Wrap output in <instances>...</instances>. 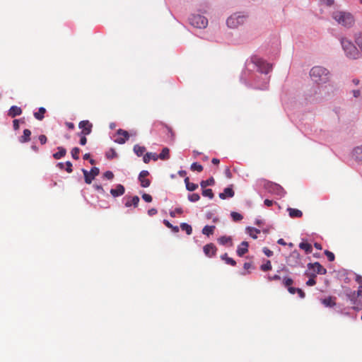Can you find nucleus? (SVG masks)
<instances>
[{
  "label": "nucleus",
  "instance_id": "obj_1",
  "mask_svg": "<svg viewBox=\"0 0 362 362\" xmlns=\"http://www.w3.org/2000/svg\"><path fill=\"white\" fill-rule=\"evenodd\" d=\"M272 65L267 63L265 60L257 56L252 57L245 62V68L243 70L240 81L246 86H251L254 85L256 88L265 90L267 88L269 78L265 77L262 79V83H259L260 75H264L272 70Z\"/></svg>",
  "mask_w": 362,
  "mask_h": 362
},
{
  "label": "nucleus",
  "instance_id": "obj_2",
  "mask_svg": "<svg viewBox=\"0 0 362 362\" xmlns=\"http://www.w3.org/2000/svg\"><path fill=\"white\" fill-rule=\"evenodd\" d=\"M310 76L314 83L322 84L329 81L330 73L323 66H315L310 69Z\"/></svg>",
  "mask_w": 362,
  "mask_h": 362
},
{
  "label": "nucleus",
  "instance_id": "obj_3",
  "mask_svg": "<svg viewBox=\"0 0 362 362\" xmlns=\"http://www.w3.org/2000/svg\"><path fill=\"white\" fill-rule=\"evenodd\" d=\"M259 185L262 186L268 192L283 197L286 195V190L279 184L265 179L257 180Z\"/></svg>",
  "mask_w": 362,
  "mask_h": 362
},
{
  "label": "nucleus",
  "instance_id": "obj_4",
  "mask_svg": "<svg viewBox=\"0 0 362 362\" xmlns=\"http://www.w3.org/2000/svg\"><path fill=\"white\" fill-rule=\"evenodd\" d=\"M332 18L340 25L346 27L351 28L354 25L355 19L354 16L349 13L341 11H337L333 12Z\"/></svg>",
  "mask_w": 362,
  "mask_h": 362
},
{
  "label": "nucleus",
  "instance_id": "obj_5",
  "mask_svg": "<svg viewBox=\"0 0 362 362\" xmlns=\"http://www.w3.org/2000/svg\"><path fill=\"white\" fill-rule=\"evenodd\" d=\"M341 45L347 57L355 59L360 57V52L357 47L350 40L342 38L341 40Z\"/></svg>",
  "mask_w": 362,
  "mask_h": 362
},
{
  "label": "nucleus",
  "instance_id": "obj_6",
  "mask_svg": "<svg viewBox=\"0 0 362 362\" xmlns=\"http://www.w3.org/2000/svg\"><path fill=\"white\" fill-rule=\"evenodd\" d=\"M322 88L313 86L305 94V100L310 103H318L322 101Z\"/></svg>",
  "mask_w": 362,
  "mask_h": 362
},
{
  "label": "nucleus",
  "instance_id": "obj_7",
  "mask_svg": "<svg viewBox=\"0 0 362 362\" xmlns=\"http://www.w3.org/2000/svg\"><path fill=\"white\" fill-rule=\"evenodd\" d=\"M246 20V16L235 13L228 18L226 24L230 28H236L243 25Z\"/></svg>",
  "mask_w": 362,
  "mask_h": 362
},
{
  "label": "nucleus",
  "instance_id": "obj_8",
  "mask_svg": "<svg viewBox=\"0 0 362 362\" xmlns=\"http://www.w3.org/2000/svg\"><path fill=\"white\" fill-rule=\"evenodd\" d=\"M293 280L291 278L287 276L283 278L282 284L287 288L288 291L291 294H295L297 293L300 298H304L305 296V292L301 288L293 287Z\"/></svg>",
  "mask_w": 362,
  "mask_h": 362
},
{
  "label": "nucleus",
  "instance_id": "obj_9",
  "mask_svg": "<svg viewBox=\"0 0 362 362\" xmlns=\"http://www.w3.org/2000/svg\"><path fill=\"white\" fill-rule=\"evenodd\" d=\"M189 23L197 28H205L208 25V20L200 14H192L189 17Z\"/></svg>",
  "mask_w": 362,
  "mask_h": 362
},
{
  "label": "nucleus",
  "instance_id": "obj_10",
  "mask_svg": "<svg viewBox=\"0 0 362 362\" xmlns=\"http://www.w3.org/2000/svg\"><path fill=\"white\" fill-rule=\"evenodd\" d=\"M287 264L291 267L300 265V255L296 250H293L286 259ZM301 267H303L301 264Z\"/></svg>",
  "mask_w": 362,
  "mask_h": 362
},
{
  "label": "nucleus",
  "instance_id": "obj_11",
  "mask_svg": "<svg viewBox=\"0 0 362 362\" xmlns=\"http://www.w3.org/2000/svg\"><path fill=\"white\" fill-rule=\"evenodd\" d=\"M148 175L149 172L148 170H144L140 172L138 176V180L140 182L141 187L146 188L150 186L151 180L146 178Z\"/></svg>",
  "mask_w": 362,
  "mask_h": 362
},
{
  "label": "nucleus",
  "instance_id": "obj_12",
  "mask_svg": "<svg viewBox=\"0 0 362 362\" xmlns=\"http://www.w3.org/2000/svg\"><path fill=\"white\" fill-rule=\"evenodd\" d=\"M122 201L124 202V206L126 207H130L133 206L134 208L137 207L140 199L138 196L135 195L133 197L125 196Z\"/></svg>",
  "mask_w": 362,
  "mask_h": 362
},
{
  "label": "nucleus",
  "instance_id": "obj_13",
  "mask_svg": "<svg viewBox=\"0 0 362 362\" xmlns=\"http://www.w3.org/2000/svg\"><path fill=\"white\" fill-rule=\"evenodd\" d=\"M203 251L206 257H212L216 255L217 247L214 243H209L204 246Z\"/></svg>",
  "mask_w": 362,
  "mask_h": 362
},
{
  "label": "nucleus",
  "instance_id": "obj_14",
  "mask_svg": "<svg viewBox=\"0 0 362 362\" xmlns=\"http://www.w3.org/2000/svg\"><path fill=\"white\" fill-rule=\"evenodd\" d=\"M78 127L86 135H89L92 132L93 124L88 120H82L79 122Z\"/></svg>",
  "mask_w": 362,
  "mask_h": 362
},
{
  "label": "nucleus",
  "instance_id": "obj_15",
  "mask_svg": "<svg viewBox=\"0 0 362 362\" xmlns=\"http://www.w3.org/2000/svg\"><path fill=\"white\" fill-rule=\"evenodd\" d=\"M117 134L118 135H122L124 137L122 138H117L115 140V143H117L119 144H124L129 139V134L127 131L124 130V129H119L117 130Z\"/></svg>",
  "mask_w": 362,
  "mask_h": 362
},
{
  "label": "nucleus",
  "instance_id": "obj_16",
  "mask_svg": "<svg viewBox=\"0 0 362 362\" xmlns=\"http://www.w3.org/2000/svg\"><path fill=\"white\" fill-rule=\"evenodd\" d=\"M235 195V192L233 189V185H230L223 189V192L219 193L218 196L221 199H226V198H232Z\"/></svg>",
  "mask_w": 362,
  "mask_h": 362
},
{
  "label": "nucleus",
  "instance_id": "obj_17",
  "mask_svg": "<svg viewBox=\"0 0 362 362\" xmlns=\"http://www.w3.org/2000/svg\"><path fill=\"white\" fill-rule=\"evenodd\" d=\"M110 192L113 197H118L124 194L125 188L122 185L117 184L116 185L115 188H112L110 189Z\"/></svg>",
  "mask_w": 362,
  "mask_h": 362
},
{
  "label": "nucleus",
  "instance_id": "obj_18",
  "mask_svg": "<svg viewBox=\"0 0 362 362\" xmlns=\"http://www.w3.org/2000/svg\"><path fill=\"white\" fill-rule=\"evenodd\" d=\"M249 243L247 241H243L238 246L236 253L239 257H243L248 252Z\"/></svg>",
  "mask_w": 362,
  "mask_h": 362
},
{
  "label": "nucleus",
  "instance_id": "obj_19",
  "mask_svg": "<svg viewBox=\"0 0 362 362\" xmlns=\"http://www.w3.org/2000/svg\"><path fill=\"white\" fill-rule=\"evenodd\" d=\"M352 158L357 162H362V145L355 147L352 151Z\"/></svg>",
  "mask_w": 362,
  "mask_h": 362
},
{
  "label": "nucleus",
  "instance_id": "obj_20",
  "mask_svg": "<svg viewBox=\"0 0 362 362\" xmlns=\"http://www.w3.org/2000/svg\"><path fill=\"white\" fill-rule=\"evenodd\" d=\"M336 299L335 296H328L322 299L321 303L327 308H332L336 305Z\"/></svg>",
  "mask_w": 362,
  "mask_h": 362
},
{
  "label": "nucleus",
  "instance_id": "obj_21",
  "mask_svg": "<svg viewBox=\"0 0 362 362\" xmlns=\"http://www.w3.org/2000/svg\"><path fill=\"white\" fill-rule=\"evenodd\" d=\"M22 114V109L16 105H12L8 111V115L11 117H16Z\"/></svg>",
  "mask_w": 362,
  "mask_h": 362
},
{
  "label": "nucleus",
  "instance_id": "obj_22",
  "mask_svg": "<svg viewBox=\"0 0 362 362\" xmlns=\"http://www.w3.org/2000/svg\"><path fill=\"white\" fill-rule=\"evenodd\" d=\"M31 131L28 129L23 130V134L18 138V141L21 144L27 143L30 140Z\"/></svg>",
  "mask_w": 362,
  "mask_h": 362
},
{
  "label": "nucleus",
  "instance_id": "obj_23",
  "mask_svg": "<svg viewBox=\"0 0 362 362\" xmlns=\"http://www.w3.org/2000/svg\"><path fill=\"white\" fill-rule=\"evenodd\" d=\"M58 151L53 153L52 156L56 160H59L64 157L66 154V149L63 146L57 147Z\"/></svg>",
  "mask_w": 362,
  "mask_h": 362
},
{
  "label": "nucleus",
  "instance_id": "obj_24",
  "mask_svg": "<svg viewBox=\"0 0 362 362\" xmlns=\"http://www.w3.org/2000/svg\"><path fill=\"white\" fill-rule=\"evenodd\" d=\"M287 211L288 212L289 216L292 218H300L303 216L302 211L297 209L288 207Z\"/></svg>",
  "mask_w": 362,
  "mask_h": 362
},
{
  "label": "nucleus",
  "instance_id": "obj_25",
  "mask_svg": "<svg viewBox=\"0 0 362 362\" xmlns=\"http://www.w3.org/2000/svg\"><path fill=\"white\" fill-rule=\"evenodd\" d=\"M218 243L221 245L232 246V238L230 236L223 235L218 238Z\"/></svg>",
  "mask_w": 362,
  "mask_h": 362
},
{
  "label": "nucleus",
  "instance_id": "obj_26",
  "mask_svg": "<svg viewBox=\"0 0 362 362\" xmlns=\"http://www.w3.org/2000/svg\"><path fill=\"white\" fill-rule=\"evenodd\" d=\"M157 160L158 159V154L156 153L148 152L143 156V161L145 163H148L150 160Z\"/></svg>",
  "mask_w": 362,
  "mask_h": 362
},
{
  "label": "nucleus",
  "instance_id": "obj_27",
  "mask_svg": "<svg viewBox=\"0 0 362 362\" xmlns=\"http://www.w3.org/2000/svg\"><path fill=\"white\" fill-rule=\"evenodd\" d=\"M146 151V148L145 146L139 144H135L133 147V151L138 157L144 156Z\"/></svg>",
  "mask_w": 362,
  "mask_h": 362
},
{
  "label": "nucleus",
  "instance_id": "obj_28",
  "mask_svg": "<svg viewBox=\"0 0 362 362\" xmlns=\"http://www.w3.org/2000/svg\"><path fill=\"white\" fill-rule=\"evenodd\" d=\"M184 181L185 183L186 189L189 192H194L198 188V185L190 182L188 177H186Z\"/></svg>",
  "mask_w": 362,
  "mask_h": 362
},
{
  "label": "nucleus",
  "instance_id": "obj_29",
  "mask_svg": "<svg viewBox=\"0 0 362 362\" xmlns=\"http://www.w3.org/2000/svg\"><path fill=\"white\" fill-rule=\"evenodd\" d=\"M81 171L83 174L85 182L88 185L90 184L92 181L95 179V177L92 176L90 172H88L85 168H82Z\"/></svg>",
  "mask_w": 362,
  "mask_h": 362
},
{
  "label": "nucleus",
  "instance_id": "obj_30",
  "mask_svg": "<svg viewBox=\"0 0 362 362\" xmlns=\"http://www.w3.org/2000/svg\"><path fill=\"white\" fill-rule=\"evenodd\" d=\"M299 247L301 250H305L306 254H310L313 251V247H312L311 244L308 242H304V241L301 242L299 244Z\"/></svg>",
  "mask_w": 362,
  "mask_h": 362
},
{
  "label": "nucleus",
  "instance_id": "obj_31",
  "mask_svg": "<svg viewBox=\"0 0 362 362\" xmlns=\"http://www.w3.org/2000/svg\"><path fill=\"white\" fill-rule=\"evenodd\" d=\"M46 112V109L43 107H39L37 112H35L33 113V115L35 118L37 120H42L45 117L44 115Z\"/></svg>",
  "mask_w": 362,
  "mask_h": 362
},
{
  "label": "nucleus",
  "instance_id": "obj_32",
  "mask_svg": "<svg viewBox=\"0 0 362 362\" xmlns=\"http://www.w3.org/2000/svg\"><path fill=\"white\" fill-rule=\"evenodd\" d=\"M221 259L226 262V264L235 267L236 265V262L231 257L228 256L227 253H224L221 255Z\"/></svg>",
  "mask_w": 362,
  "mask_h": 362
},
{
  "label": "nucleus",
  "instance_id": "obj_33",
  "mask_svg": "<svg viewBox=\"0 0 362 362\" xmlns=\"http://www.w3.org/2000/svg\"><path fill=\"white\" fill-rule=\"evenodd\" d=\"M158 158L165 160L170 158V150L168 147H165L162 149L160 154L158 155Z\"/></svg>",
  "mask_w": 362,
  "mask_h": 362
},
{
  "label": "nucleus",
  "instance_id": "obj_34",
  "mask_svg": "<svg viewBox=\"0 0 362 362\" xmlns=\"http://www.w3.org/2000/svg\"><path fill=\"white\" fill-rule=\"evenodd\" d=\"M215 228H216L215 226L206 225L202 228V233L206 236H210L211 235H212L214 233Z\"/></svg>",
  "mask_w": 362,
  "mask_h": 362
},
{
  "label": "nucleus",
  "instance_id": "obj_35",
  "mask_svg": "<svg viewBox=\"0 0 362 362\" xmlns=\"http://www.w3.org/2000/svg\"><path fill=\"white\" fill-rule=\"evenodd\" d=\"M215 185V180L213 177H209L206 180H202L200 182V186L202 188H206L208 186H214Z\"/></svg>",
  "mask_w": 362,
  "mask_h": 362
},
{
  "label": "nucleus",
  "instance_id": "obj_36",
  "mask_svg": "<svg viewBox=\"0 0 362 362\" xmlns=\"http://www.w3.org/2000/svg\"><path fill=\"white\" fill-rule=\"evenodd\" d=\"M304 274L306 275V276H310L309 279L306 281V285L307 286H315L316 284V281H315L316 274H314V273L309 274L306 271Z\"/></svg>",
  "mask_w": 362,
  "mask_h": 362
},
{
  "label": "nucleus",
  "instance_id": "obj_37",
  "mask_svg": "<svg viewBox=\"0 0 362 362\" xmlns=\"http://www.w3.org/2000/svg\"><path fill=\"white\" fill-rule=\"evenodd\" d=\"M202 194L203 197H208L212 199L214 197V194L211 189L202 188Z\"/></svg>",
  "mask_w": 362,
  "mask_h": 362
},
{
  "label": "nucleus",
  "instance_id": "obj_38",
  "mask_svg": "<svg viewBox=\"0 0 362 362\" xmlns=\"http://www.w3.org/2000/svg\"><path fill=\"white\" fill-rule=\"evenodd\" d=\"M315 272L318 274H326L327 269L324 268L318 262H315Z\"/></svg>",
  "mask_w": 362,
  "mask_h": 362
},
{
  "label": "nucleus",
  "instance_id": "obj_39",
  "mask_svg": "<svg viewBox=\"0 0 362 362\" xmlns=\"http://www.w3.org/2000/svg\"><path fill=\"white\" fill-rule=\"evenodd\" d=\"M163 224L168 228H170L173 233H178L179 232V227L177 226H173L172 223H170L168 220L164 219L163 221Z\"/></svg>",
  "mask_w": 362,
  "mask_h": 362
},
{
  "label": "nucleus",
  "instance_id": "obj_40",
  "mask_svg": "<svg viewBox=\"0 0 362 362\" xmlns=\"http://www.w3.org/2000/svg\"><path fill=\"white\" fill-rule=\"evenodd\" d=\"M180 228L185 231V233L187 234V235H191L192 233V226L187 223H182L180 224Z\"/></svg>",
  "mask_w": 362,
  "mask_h": 362
},
{
  "label": "nucleus",
  "instance_id": "obj_41",
  "mask_svg": "<svg viewBox=\"0 0 362 362\" xmlns=\"http://www.w3.org/2000/svg\"><path fill=\"white\" fill-rule=\"evenodd\" d=\"M105 156L107 159L110 160V159L117 158L118 155H117V152L115 151V150L114 148H111L110 149V151L105 153Z\"/></svg>",
  "mask_w": 362,
  "mask_h": 362
},
{
  "label": "nucleus",
  "instance_id": "obj_42",
  "mask_svg": "<svg viewBox=\"0 0 362 362\" xmlns=\"http://www.w3.org/2000/svg\"><path fill=\"white\" fill-rule=\"evenodd\" d=\"M230 216L235 222L240 221L243 218V216L240 213L235 211H232L230 213Z\"/></svg>",
  "mask_w": 362,
  "mask_h": 362
},
{
  "label": "nucleus",
  "instance_id": "obj_43",
  "mask_svg": "<svg viewBox=\"0 0 362 362\" xmlns=\"http://www.w3.org/2000/svg\"><path fill=\"white\" fill-rule=\"evenodd\" d=\"M348 300H349L353 305H356L358 303V298L356 294V291H353L351 294H349L346 296Z\"/></svg>",
  "mask_w": 362,
  "mask_h": 362
},
{
  "label": "nucleus",
  "instance_id": "obj_44",
  "mask_svg": "<svg viewBox=\"0 0 362 362\" xmlns=\"http://www.w3.org/2000/svg\"><path fill=\"white\" fill-rule=\"evenodd\" d=\"M355 42L357 44V45L360 47L362 52V32H360L355 35Z\"/></svg>",
  "mask_w": 362,
  "mask_h": 362
},
{
  "label": "nucleus",
  "instance_id": "obj_45",
  "mask_svg": "<svg viewBox=\"0 0 362 362\" xmlns=\"http://www.w3.org/2000/svg\"><path fill=\"white\" fill-rule=\"evenodd\" d=\"M190 169L192 171L202 172L203 170V166L199 163L194 162L191 165Z\"/></svg>",
  "mask_w": 362,
  "mask_h": 362
},
{
  "label": "nucleus",
  "instance_id": "obj_46",
  "mask_svg": "<svg viewBox=\"0 0 362 362\" xmlns=\"http://www.w3.org/2000/svg\"><path fill=\"white\" fill-rule=\"evenodd\" d=\"M187 199L191 202H197L200 199V196L197 193L189 194Z\"/></svg>",
  "mask_w": 362,
  "mask_h": 362
},
{
  "label": "nucleus",
  "instance_id": "obj_47",
  "mask_svg": "<svg viewBox=\"0 0 362 362\" xmlns=\"http://www.w3.org/2000/svg\"><path fill=\"white\" fill-rule=\"evenodd\" d=\"M81 150L78 147H74L72 148L71 151V157L74 159V160H78L79 159V153H80Z\"/></svg>",
  "mask_w": 362,
  "mask_h": 362
},
{
  "label": "nucleus",
  "instance_id": "obj_48",
  "mask_svg": "<svg viewBox=\"0 0 362 362\" xmlns=\"http://www.w3.org/2000/svg\"><path fill=\"white\" fill-rule=\"evenodd\" d=\"M272 268L271 262L269 260H267L266 262L260 266L261 270L263 272H267L271 270Z\"/></svg>",
  "mask_w": 362,
  "mask_h": 362
},
{
  "label": "nucleus",
  "instance_id": "obj_49",
  "mask_svg": "<svg viewBox=\"0 0 362 362\" xmlns=\"http://www.w3.org/2000/svg\"><path fill=\"white\" fill-rule=\"evenodd\" d=\"M324 254L327 256L329 262H333L335 259L334 254L327 250H325Z\"/></svg>",
  "mask_w": 362,
  "mask_h": 362
},
{
  "label": "nucleus",
  "instance_id": "obj_50",
  "mask_svg": "<svg viewBox=\"0 0 362 362\" xmlns=\"http://www.w3.org/2000/svg\"><path fill=\"white\" fill-rule=\"evenodd\" d=\"M103 178L112 180L114 178V174L112 171L107 170L103 173Z\"/></svg>",
  "mask_w": 362,
  "mask_h": 362
},
{
  "label": "nucleus",
  "instance_id": "obj_51",
  "mask_svg": "<svg viewBox=\"0 0 362 362\" xmlns=\"http://www.w3.org/2000/svg\"><path fill=\"white\" fill-rule=\"evenodd\" d=\"M65 170L68 173H71L73 172V165L71 161L68 160L65 163Z\"/></svg>",
  "mask_w": 362,
  "mask_h": 362
},
{
  "label": "nucleus",
  "instance_id": "obj_52",
  "mask_svg": "<svg viewBox=\"0 0 362 362\" xmlns=\"http://www.w3.org/2000/svg\"><path fill=\"white\" fill-rule=\"evenodd\" d=\"M89 172L92 176L95 177L100 174V169L98 167H93Z\"/></svg>",
  "mask_w": 362,
  "mask_h": 362
},
{
  "label": "nucleus",
  "instance_id": "obj_53",
  "mask_svg": "<svg viewBox=\"0 0 362 362\" xmlns=\"http://www.w3.org/2000/svg\"><path fill=\"white\" fill-rule=\"evenodd\" d=\"M142 199L146 202H148V203H150L152 202V197L151 195L148 194H146V193H144L142 194Z\"/></svg>",
  "mask_w": 362,
  "mask_h": 362
},
{
  "label": "nucleus",
  "instance_id": "obj_54",
  "mask_svg": "<svg viewBox=\"0 0 362 362\" xmlns=\"http://www.w3.org/2000/svg\"><path fill=\"white\" fill-rule=\"evenodd\" d=\"M93 187L95 189V190H97L98 192L101 193V194H105V190L103 189V187H102V185H98V184H94L93 185Z\"/></svg>",
  "mask_w": 362,
  "mask_h": 362
},
{
  "label": "nucleus",
  "instance_id": "obj_55",
  "mask_svg": "<svg viewBox=\"0 0 362 362\" xmlns=\"http://www.w3.org/2000/svg\"><path fill=\"white\" fill-rule=\"evenodd\" d=\"M38 139L42 145L45 144L47 141V136L44 134L40 135Z\"/></svg>",
  "mask_w": 362,
  "mask_h": 362
},
{
  "label": "nucleus",
  "instance_id": "obj_56",
  "mask_svg": "<svg viewBox=\"0 0 362 362\" xmlns=\"http://www.w3.org/2000/svg\"><path fill=\"white\" fill-rule=\"evenodd\" d=\"M262 251L264 254L269 257L273 255V252L267 247H264Z\"/></svg>",
  "mask_w": 362,
  "mask_h": 362
},
{
  "label": "nucleus",
  "instance_id": "obj_57",
  "mask_svg": "<svg viewBox=\"0 0 362 362\" xmlns=\"http://www.w3.org/2000/svg\"><path fill=\"white\" fill-rule=\"evenodd\" d=\"M246 231L247 233L252 232V231H254L256 233H260V230L259 229H257L256 228L251 227V226H247L246 228Z\"/></svg>",
  "mask_w": 362,
  "mask_h": 362
},
{
  "label": "nucleus",
  "instance_id": "obj_58",
  "mask_svg": "<svg viewBox=\"0 0 362 362\" xmlns=\"http://www.w3.org/2000/svg\"><path fill=\"white\" fill-rule=\"evenodd\" d=\"M356 294L359 300L362 299V285L358 286L357 291H356Z\"/></svg>",
  "mask_w": 362,
  "mask_h": 362
},
{
  "label": "nucleus",
  "instance_id": "obj_59",
  "mask_svg": "<svg viewBox=\"0 0 362 362\" xmlns=\"http://www.w3.org/2000/svg\"><path fill=\"white\" fill-rule=\"evenodd\" d=\"M269 281H279L281 280V276L279 274H274L272 276H268Z\"/></svg>",
  "mask_w": 362,
  "mask_h": 362
},
{
  "label": "nucleus",
  "instance_id": "obj_60",
  "mask_svg": "<svg viewBox=\"0 0 362 362\" xmlns=\"http://www.w3.org/2000/svg\"><path fill=\"white\" fill-rule=\"evenodd\" d=\"M19 119H15L13 121V127L14 130H18L19 129Z\"/></svg>",
  "mask_w": 362,
  "mask_h": 362
},
{
  "label": "nucleus",
  "instance_id": "obj_61",
  "mask_svg": "<svg viewBox=\"0 0 362 362\" xmlns=\"http://www.w3.org/2000/svg\"><path fill=\"white\" fill-rule=\"evenodd\" d=\"M362 93V87L361 89L358 90H353V95L354 98H358L361 95V93Z\"/></svg>",
  "mask_w": 362,
  "mask_h": 362
},
{
  "label": "nucleus",
  "instance_id": "obj_62",
  "mask_svg": "<svg viewBox=\"0 0 362 362\" xmlns=\"http://www.w3.org/2000/svg\"><path fill=\"white\" fill-rule=\"evenodd\" d=\"M157 213H158V211L155 208H152V209H150L149 210H148V214L150 216H153L156 215Z\"/></svg>",
  "mask_w": 362,
  "mask_h": 362
},
{
  "label": "nucleus",
  "instance_id": "obj_63",
  "mask_svg": "<svg viewBox=\"0 0 362 362\" xmlns=\"http://www.w3.org/2000/svg\"><path fill=\"white\" fill-rule=\"evenodd\" d=\"M264 205H265V206H268V207H269V206H272V205L274 204V201H272V200H270V199H266L264 201ZM275 204H276V203L275 202Z\"/></svg>",
  "mask_w": 362,
  "mask_h": 362
},
{
  "label": "nucleus",
  "instance_id": "obj_64",
  "mask_svg": "<svg viewBox=\"0 0 362 362\" xmlns=\"http://www.w3.org/2000/svg\"><path fill=\"white\" fill-rule=\"evenodd\" d=\"M56 166L60 170H65V163L59 162L57 163Z\"/></svg>",
  "mask_w": 362,
  "mask_h": 362
}]
</instances>
